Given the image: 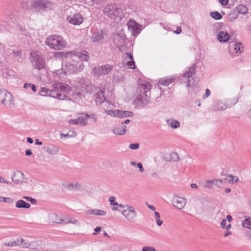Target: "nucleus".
<instances>
[{"instance_id":"1","label":"nucleus","mask_w":251,"mask_h":251,"mask_svg":"<svg viewBox=\"0 0 251 251\" xmlns=\"http://www.w3.org/2000/svg\"><path fill=\"white\" fill-rule=\"evenodd\" d=\"M52 88V90H50L49 96L60 100H64L67 97L63 92H69L72 90L69 85L62 82L55 83L53 85Z\"/></svg>"},{"instance_id":"2","label":"nucleus","mask_w":251,"mask_h":251,"mask_svg":"<svg viewBox=\"0 0 251 251\" xmlns=\"http://www.w3.org/2000/svg\"><path fill=\"white\" fill-rule=\"evenodd\" d=\"M45 43L50 48L55 50H61L66 46L65 41L61 36L54 35L49 36Z\"/></svg>"},{"instance_id":"3","label":"nucleus","mask_w":251,"mask_h":251,"mask_svg":"<svg viewBox=\"0 0 251 251\" xmlns=\"http://www.w3.org/2000/svg\"><path fill=\"white\" fill-rule=\"evenodd\" d=\"M103 12L105 15L112 19H115L123 15V10L117 4L114 3L106 4Z\"/></svg>"},{"instance_id":"4","label":"nucleus","mask_w":251,"mask_h":251,"mask_svg":"<svg viewBox=\"0 0 251 251\" xmlns=\"http://www.w3.org/2000/svg\"><path fill=\"white\" fill-rule=\"evenodd\" d=\"M31 7L34 12L42 13L51 10L53 4L48 0H34Z\"/></svg>"},{"instance_id":"5","label":"nucleus","mask_w":251,"mask_h":251,"mask_svg":"<svg viewBox=\"0 0 251 251\" xmlns=\"http://www.w3.org/2000/svg\"><path fill=\"white\" fill-rule=\"evenodd\" d=\"M197 65L194 64L192 67L189 68L183 75L182 80L187 83V87H192L195 85L194 79L193 75L195 74L196 68Z\"/></svg>"},{"instance_id":"6","label":"nucleus","mask_w":251,"mask_h":251,"mask_svg":"<svg viewBox=\"0 0 251 251\" xmlns=\"http://www.w3.org/2000/svg\"><path fill=\"white\" fill-rule=\"evenodd\" d=\"M84 68L83 63L81 61L76 60L72 58L71 62L66 65L67 73L76 74L81 72Z\"/></svg>"},{"instance_id":"7","label":"nucleus","mask_w":251,"mask_h":251,"mask_svg":"<svg viewBox=\"0 0 251 251\" xmlns=\"http://www.w3.org/2000/svg\"><path fill=\"white\" fill-rule=\"evenodd\" d=\"M107 36V33L106 29H99L93 32L90 39L94 43L102 44L104 42Z\"/></svg>"},{"instance_id":"8","label":"nucleus","mask_w":251,"mask_h":251,"mask_svg":"<svg viewBox=\"0 0 251 251\" xmlns=\"http://www.w3.org/2000/svg\"><path fill=\"white\" fill-rule=\"evenodd\" d=\"M0 101L6 108H10L14 104L12 94L5 89L0 90Z\"/></svg>"},{"instance_id":"9","label":"nucleus","mask_w":251,"mask_h":251,"mask_svg":"<svg viewBox=\"0 0 251 251\" xmlns=\"http://www.w3.org/2000/svg\"><path fill=\"white\" fill-rule=\"evenodd\" d=\"M30 60L33 68L35 69L41 70L45 66V60L35 52H31Z\"/></svg>"},{"instance_id":"10","label":"nucleus","mask_w":251,"mask_h":251,"mask_svg":"<svg viewBox=\"0 0 251 251\" xmlns=\"http://www.w3.org/2000/svg\"><path fill=\"white\" fill-rule=\"evenodd\" d=\"M126 36L123 33H114L113 35L112 40L116 48L122 50L125 47Z\"/></svg>"},{"instance_id":"11","label":"nucleus","mask_w":251,"mask_h":251,"mask_svg":"<svg viewBox=\"0 0 251 251\" xmlns=\"http://www.w3.org/2000/svg\"><path fill=\"white\" fill-rule=\"evenodd\" d=\"M121 212L129 222L131 223L135 222L137 214L133 206H129L127 208L121 210Z\"/></svg>"},{"instance_id":"12","label":"nucleus","mask_w":251,"mask_h":251,"mask_svg":"<svg viewBox=\"0 0 251 251\" xmlns=\"http://www.w3.org/2000/svg\"><path fill=\"white\" fill-rule=\"evenodd\" d=\"M113 68V66L109 64H106L98 67H95L93 69V74L94 75L100 76L107 74Z\"/></svg>"},{"instance_id":"13","label":"nucleus","mask_w":251,"mask_h":251,"mask_svg":"<svg viewBox=\"0 0 251 251\" xmlns=\"http://www.w3.org/2000/svg\"><path fill=\"white\" fill-rule=\"evenodd\" d=\"M122 64L124 67L127 66L128 68L132 69L135 68V63L133 57L129 52L125 54V57L123 60Z\"/></svg>"},{"instance_id":"14","label":"nucleus","mask_w":251,"mask_h":251,"mask_svg":"<svg viewBox=\"0 0 251 251\" xmlns=\"http://www.w3.org/2000/svg\"><path fill=\"white\" fill-rule=\"evenodd\" d=\"M89 118V115L87 114H81L76 119H70L69 121V124L70 125H78L80 124L83 126H86V121Z\"/></svg>"},{"instance_id":"15","label":"nucleus","mask_w":251,"mask_h":251,"mask_svg":"<svg viewBox=\"0 0 251 251\" xmlns=\"http://www.w3.org/2000/svg\"><path fill=\"white\" fill-rule=\"evenodd\" d=\"M172 203L174 206L181 210L184 207L186 203V200L183 198L176 196L173 199Z\"/></svg>"},{"instance_id":"16","label":"nucleus","mask_w":251,"mask_h":251,"mask_svg":"<svg viewBox=\"0 0 251 251\" xmlns=\"http://www.w3.org/2000/svg\"><path fill=\"white\" fill-rule=\"evenodd\" d=\"M67 19L70 23L74 25H79L82 23L83 20L82 15L79 13L68 17Z\"/></svg>"},{"instance_id":"17","label":"nucleus","mask_w":251,"mask_h":251,"mask_svg":"<svg viewBox=\"0 0 251 251\" xmlns=\"http://www.w3.org/2000/svg\"><path fill=\"white\" fill-rule=\"evenodd\" d=\"M151 84L147 81L141 80L139 82V93H147L151 89Z\"/></svg>"},{"instance_id":"18","label":"nucleus","mask_w":251,"mask_h":251,"mask_svg":"<svg viewBox=\"0 0 251 251\" xmlns=\"http://www.w3.org/2000/svg\"><path fill=\"white\" fill-rule=\"evenodd\" d=\"M72 58L76 59V60L81 61H88L90 58V56L88 52L85 50L82 51L81 52H77L72 56Z\"/></svg>"},{"instance_id":"19","label":"nucleus","mask_w":251,"mask_h":251,"mask_svg":"<svg viewBox=\"0 0 251 251\" xmlns=\"http://www.w3.org/2000/svg\"><path fill=\"white\" fill-rule=\"evenodd\" d=\"M137 100L139 104L146 105L150 101V96L147 93H140L138 95Z\"/></svg>"},{"instance_id":"20","label":"nucleus","mask_w":251,"mask_h":251,"mask_svg":"<svg viewBox=\"0 0 251 251\" xmlns=\"http://www.w3.org/2000/svg\"><path fill=\"white\" fill-rule=\"evenodd\" d=\"M24 175L19 171H17L12 177V181L17 184H21L24 181Z\"/></svg>"},{"instance_id":"21","label":"nucleus","mask_w":251,"mask_h":251,"mask_svg":"<svg viewBox=\"0 0 251 251\" xmlns=\"http://www.w3.org/2000/svg\"><path fill=\"white\" fill-rule=\"evenodd\" d=\"M126 126L124 125V123L122 122L120 125L116 126L114 128L113 131V133L117 135H122L126 133Z\"/></svg>"},{"instance_id":"22","label":"nucleus","mask_w":251,"mask_h":251,"mask_svg":"<svg viewBox=\"0 0 251 251\" xmlns=\"http://www.w3.org/2000/svg\"><path fill=\"white\" fill-rule=\"evenodd\" d=\"M104 90H100L95 96V101L97 104H100L105 100V97L104 96Z\"/></svg>"},{"instance_id":"23","label":"nucleus","mask_w":251,"mask_h":251,"mask_svg":"<svg viewBox=\"0 0 251 251\" xmlns=\"http://www.w3.org/2000/svg\"><path fill=\"white\" fill-rule=\"evenodd\" d=\"M63 185L70 191L78 190L81 188V185L77 182L63 184Z\"/></svg>"},{"instance_id":"24","label":"nucleus","mask_w":251,"mask_h":251,"mask_svg":"<svg viewBox=\"0 0 251 251\" xmlns=\"http://www.w3.org/2000/svg\"><path fill=\"white\" fill-rule=\"evenodd\" d=\"M80 86L86 92L89 91L92 87V84L88 79H82L80 80Z\"/></svg>"},{"instance_id":"25","label":"nucleus","mask_w":251,"mask_h":251,"mask_svg":"<svg viewBox=\"0 0 251 251\" xmlns=\"http://www.w3.org/2000/svg\"><path fill=\"white\" fill-rule=\"evenodd\" d=\"M117 117L120 118H123L124 117H132L134 116V114L131 111H122L120 110H118L117 112Z\"/></svg>"},{"instance_id":"26","label":"nucleus","mask_w":251,"mask_h":251,"mask_svg":"<svg viewBox=\"0 0 251 251\" xmlns=\"http://www.w3.org/2000/svg\"><path fill=\"white\" fill-rule=\"evenodd\" d=\"M234 11L239 14L244 15L248 12V8L244 4H239L234 9Z\"/></svg>"},{"instance_id":"27","label":"nucleus","mask_w":251,"mask_h":251,"mask_svg":"<svg viewBox=\"0 0 251 251\" xmlns=\"http://www.w3.org/2000/svg\"><path fill=\"white\" fill-rule=\"evenodd\" d=\"M43 150L47 152L54 155L56 154L58 151V148L54 145H50L49 146L45 147Z\"/></svg>"},{"instance_id":"28","label":"nucleus","mask_w":251,"mask_h":251,"mask_svg":"<svg viewBox=\"0 0 251 251\" xmlns=\"http://www.w3.org/2000/svg\"><path fill=\"white\" fill-rule=\"evenodd\" d=\"M43 243L41 241H33L29 242L28 249L37 250L42 248Z\"/></svg>"},{"instance_id":"29","label":"nucleus","mask_w":251,"mask_h":251,"mask_svg":"<svg viewBox=\"0 0 251 251\" xmlns=\"http://www.w3.org/2000/svg\"><path fill=\"white\" fill-rule=\"evenodd\" d=\"M229 35L226 32L221 31L218 35V39L221 42H226L229 39Z\"/></svg>"},{"instance_id":"30","label":"nucleus","mask_w":251,"mask_h":251,"mask_svg":"<svg viewBox=\"0 0 251 251\" xmlns=\"http://www.w3.org/2000/svg\"><path fill=\"white\" fill-rule=\"evenodd\" d=\"M16 207L18 208H30V204L22 200L18 201L16 202Z\"/></svg>"},{"instance_id":"31","label":"nucleus","mask_w":251,"mask_h":251,"mask_svg":"<svg viewBox=\"0 0 251 251\" xmlns=\"http://www.w3.org/2000/svg\"><path fill=\"white\" fill-rule=\"evenodd\" d=\"M166 122L167 124L173 128H177L180 126V123L174 119H168Z\"/></svg>"},{"instance_id":"32","label":"nucleus","mask_w":251,"mask_h":251,"mask_svg":"<svg viewBox=\"0 0 251 251\" xmlns=\"http://www.w3.org/2000/svg\"><path fill=\"white\" fill-rule=\"evenodd\" d=\"M175 79L174 78H162L160 79L159 83L161 85L168 86L170 84L174 82Z\"/></svg>"},{"instance_id":"33","label":"nucleus","mask_w":251,"mask_h":251,"mask_svg":"<svg viewBox=\"0 0 251 251\" xmlns=\"http://www.w3.org/2000/svg\"><path fill=\"white\" fill-rule=\"evenodd\" d=\"M129 29H132L134 31L138 33L139 28L136 25V23L133 20H130L127 24Z\"/></svg>"},{"instance_id":"34","label":"nucleus","mask_w":251,"mask_h":251,"mask_svg":"<svg viewBox=\"0 0 251 251\" xmlns=\"http://www.w3.org/2000/svg\"><path fill=\"white\" fill-rule=\"evenodd\" d=\"M89 213L94 215L104 216L106 215V211L102 210L95 209L89 211Z\"/></svg>"},{"instance_id":"35","label":"nucleus","mask_w":251,"mask_h":251,"mask_svg":"<svg viewBox=\"0 0 251 251\" xmlns=\"http://www.w3.org/2000/svg\"><path fill=\"white\" fill-rule=\"evenodd\" d=\"M216 182V184H221L222 183V181L220 179H216V180H207L206 181V184L205 185V186L207 188H211L212 184L214 183V182Z\"/></svg>"},{"instance_id":"36","label":"nucleus","mask_w":251,"mask_h":251,"mask_svg":"<svg viewBox=\"0 0 251 251\" xmlns=\"http://www.w3.org/2000/svg\"><path fill=\"white\" fill-rule=\"evenodd\" d=\"M55 223H57V224H67L68 223L74 224V223L77 222V221H76V220H75V219H73V220H68V219H66V220L59 219V220L55 221Z\"/></svg>"},{"instance_id":"37","label":"nucleus","mask_w":251,"mask_h":251,"mask_svg":"<svg viewBox=\"0 0 251 251\" xmlns=\"http://www.w3.org/2000/svg\"><path fill=\"white\" fill-rule=\"evenodd\" d=\"M210 15L212 18L216 20H219L222 18V15L218 11L211 12Z\"/></svg>"},{"instance_id":"38","label":"nucleus","mask_w":251,"mask_h":251,"mask_svg":"<svg viewBox=\"0 0 251 251\" xmlns=\"http://www.w3.org/2000/svg\"><path fill=\"white\" fill-rule=\"evenodd\" d=\"M91 5H100L104 3L106 0H87Z\"/></svg>"},{"instance_id":"39","label":"nucleus","mask_w":251,"mask_h":251,"mask_svg":"<svg viewBox=\"0 0 251 251\" xmlns=\"http://www.w3.org/2000/svg\"><path fill=\"white\" fill-rule=\"evenodd\" d=\"M238 17V15L235 12L234 10L233 12L230 13L228 15V20L230 22H234Z\"/></svg>"},{"instance_id":"40","label":"nucleus","mask_w":251,"mask_h":251,"mask_svg":"<svg viewBox=\"0 0 251 251\" xmlns=\"http://www.w3.org/2000/svg\"><path fill=\"white\" fill-rule=\"evenodd\" d=\"M60 136L61 138L74 137L76 136V133L74 131H69L67 134H61Z\"/></svg>"},{"instance_id":"41","label":"nucleus","mask_w":251,"mask_h":251,"mask_svg":"<svg viewBox=\"0 0 251 251\" xmlns=\"http://www.w3.org/2000/svg\"><path fill=\"white\" fill-rule=\"evenodd\" d=\"M50 90L46 87H42L40 91V95L42 96H49Z\"/></svg>"},{"instance_id":"42","label":"nucleus","mask_w":251,"mask_h":251,"mask_svg":"<svg viewBox=\"0 0 251 251\" xmlns=\"http://www.w3.org/2000/svg\"><path fill=\"white\" fill-rule=\"evenodd\" d=\"M170 159L174 162H177L179 160L178 155L176 152H173L170 153Z\"/></svg>"},{"instance_id":"43","label":"nucleus","mask_w":251,"mask_h":251,"mask_svg":"<svg viewBox=\"0 0 251 251\" xmlns=\"http://www.w3.org/2000/svg\"><path fill=\"white\" fill-rule=\"evenodd\" d=\"M242 226L251 229V218L245 220L242 223Z\"/></svg>"},{"instance_id":"44","label":"nucleus","mask_w":251,"mask_h":251,"mask_svg":"<svg viewBox=\"0 0 251 251\" xmlns=\"http://www.w3.org/2000/svg\"><path fill=\"white\" fill-rule=\"evenodd\" d=\"M243 48V46H242L241 43H238L235 44L234 50L236 53L239 52L241 53L242 50L241 49Z\"/></svg>"},{"instance_id":"45","label":"nucleus","mask_w":251,"mask_h":251,"mask_svg":"<svg viewBox=\"0 0 251 251\" xmlns=\"http://www.w3.org/2000/svg\"><path fill=\"white\" fill-rule=\"evenodd\" d=\"M20 247L22 248H29V242H26L22 238L20 239Z\"/></svg>"},{"instance_id":"46","label":"nucleus","mask_w":251,"mask_h":251,"mask_svg":"<svg viewBox=\"0 0 251 251\" xmlns=\"http://www.w3.org/2000/svg\"><path fill=\"white\" fill-rule=\"evenodd\" d=\"M118 110H105V113L111 116L117 117Z\"/></svg>"},{"instance_id":"47","label":"nucleus","mask_w":251,"mask_h":251,"mask_svg":"<svg viewBox=\"0 0 251 251\" xmlns=\"http://www.w3.org/2000/svg\"><path fill=\"white\" fill-rule=\"evenodd\" d=\"M23 198L26 200L27 201L30 202L32 204H36L37 202L36 199L32 198L31 197L24 196Z\"/></svg>"},{"instance_id":"48","label":"nucleus","mask_w":251,"mask_h":251,"mask_svg":"<svg viewBox=\"0 0 251 251\" xmlns=\"http://www.w3.org/2000/svg\"><path fill=\"white\" fill-rule=\"evenodd\" d=\"M228 106L223 103L222 102L218 103V106H217V110H224L226 109Z\"/></svg>"},{"instance_id":"49","label":"nucleus","mask_w":251,"mask_h":251,"mask_svg":"<svg viewBox=\"0 0 251 251\" xmlns=\"http://www.w3.org/2000/svg\"><path fill=\"white\" fill-rule=\"evenodd\" d=\"M12 51L14 54L13 57L14 58H16L17 59H19L18 58H17L18 57H19V58H21V53H22V51L21 50H12Z\"/></svg>"},{"instance_id":"50","label":"nucleus","mask_w":251,"mask_h":251,"mask_svg":"<svg viewBox=\"0 0 251 251\" xmlns=\"http://www.w3.org/2000/svg\"><path fill=\"white\" fill-rule=\"evenodd\" d=\"M129 148L131 150H137L139 148V144L138 143L130 144Z\"/></svg>"},{"instance_id":"51","label":"nucleus","mask_w":251,"mask_h":251,"mask_svg":"<svg viewBox=\"0 0 251 251\" xmlns=\"http://www.w3.org/2000/svg\"><path fill=\"white\" fill-rule=\"evenodd\" d=\"M115 198L113 196L110 197L109 198V201L111 205L113 206L118 205V203L116 201H115Z\"/></svg>"},{"instance_id":"52","label":"nucleus","mask_w":251,"mask_h":251,"mask_svg":"<svg viewBox=\"0 0 251 251\" xmlns=\"http://www.w3.org/2000/svg\"><path fill=\"white\" fill-rule=\"evenodd\" d=\"M142 251H156L155 249L153 247H144L142 248Z\"/></svg>"},{"instance_id":"53","label":"nucleus","mask_w":251,"mask_h":251,"mask_svg":"<svg viewBox=\"0 0 251 251\" xmlns=\"http://www.w3.org/2000/svg\"><path fill=\"white\" fill-rule=\"evenodd\" d=\"M3 202L8 203H13L14 202V200L10 198H3Z\"/></svg>"},{"instance_id":"54","label":"nucleus","mask_w":251,"mask_h":251,"mask_svg":"<svg viewBox=\"0 0 251 251\" xmlns=\"http://www.w3.org/2000/svg\"><path fill=\"white\" fill-rule=\"evenodd\" d=\"M13 247L16 246H20V239H17L16 240L12 241Z\"/></svg>"},{"instance_id":"55","label":"nucleus","mask_w":251,"mask_h":251,"mask_svg":"<svg viewBox=\"0 0 251 251\" xmlns=\"http://www.w3.org/2000/svg\"><path fill=\"white\" fill-rule=\"evenodd\" d=\"M210 95V91L208 89H206L205 94L202 96V99H204Z\"/></svg>"},{"instance_id":"56","label":"nucleus","mask_w":251,"mask_h":251,"mask_svg":"<svg viewBox=\"0 0 251 251\" xmlns=\"http://www.w3.org/2000/svg\"><path fill=\"white\" fill-rule=\"evenodd\" d=\"M137 167L139 169V171L143 173L144 171V169L143 167V165L141 163H137Z\"/></svg>"},{"instance_id":"57","label":"nucleus","mask_w":251,"mask_h":251,"mask_svg":"<svg viewBox=\"0 0 251 251\" xmlns=\"http://www.w3.org/2000/svg\"><path fill=\"white\" fill-rule=\"evenodd\" d=\"M89 118L92 119L94 122H96L97 120V117L95 114H92L90 115H89Z\"/></svg>"},{"instance_id":"58","label":"nucleus","mask_w":251,"mask_h":251,"mask_svg":"<svg viewBox=\"0 0 251 251\" xmlns=\"http://www.w3.org/2000/svg\"><path fill=\"white\" fill-rule=\"evenodd\" d=\"M4 246L9 247H13L12 241L5 242L2 244Z\"/></svg>"},{"instance_id":"59","label":"nucleus","mask_w":251,"mask_h":251,"mask_svg":"<svg viewBox=\"0 0 251 251\" xmlns=\"http://www.w3.org/2000/svg\"><path fill=\"white\" fill-rule=\"evenodd\" d=\"M226 219H223L222 222H221V226L223 228H225L226 227Z\"/></svg>"},{"instance_id":"60","label":"nucleus","mask_w":251,"mask_h":251,"mask_svg":"<svg viewBox=\"0 0 251 251\" xmlns=\"http://www.w3.org/2000/svg\"><path fill=\"white\" fill-rule=\"evenodd\" d=\"M229 177L231 178H232V179H229V182H232V183H234V182H237L238 180V177H235V179H233V176L231 175H229Z\"/></svg>"},{"instance_id":"61","label":"nucleus","mask_w":251,"mask_h":251,"mask_svg":"<svg viewBox=\"0 0 251 251\" xmlns=\"http://www.w3.org/2000/svg\"><path fill=\"white\" fill-rule=\"evenodd\" d=\"M118 206H119V208H124V209H126L128 207H129V205H123L122 204H118V205H117Z\"/></svg>"},{"instance_id":"62","label":"nucleus","mask_w":251,"mask_h":251,"mask_svg":"<svg viewBox=\"0 0 251 251\" xmlns=\"http://www.w3.org/2000/svg\"><path fill=\"white\" fill-rule=\"evenodd\" d=\"M219 2L223 5H226L228 1V0H219Z\"/></svg>"},{"instance_id":"63","label":"nucleus","mask_w":251,"mask_h":251,"mask_svg":"<svg viewBox=\"0 0 251 251\" xmlns=\"http://www.w3.org/2000/svg\"><path fill=\"white\" fill-rule=\"evenodd\" d=\"M101 228L100 226H98L96 227L94 229V231H95V233H93V235H95L97 234V233L101 231Z\"/></svg>"},{"instance_id":"64","label":"nucleus","mask_w":251,"mask_h":251,"mask_svg":"<svg viewBox=\"0 0 251 251\" xmlns=\"http://www.w3.org/2000/svg\"><path fill=\"white\" fill-rule=\"evenodd\" d=\"M25 154L26 156H29V155H32V153L31 150L30 149L26 150Z\"/></svg>"}]
</instances>
